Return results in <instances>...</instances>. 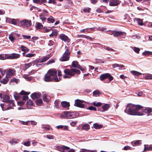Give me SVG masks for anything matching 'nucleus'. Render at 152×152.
<instances>
[{
	"instance_id": "34",
	"label": "nucleus",
	"mask_w": 152,
	"mask_h": 152,
	"mask_svg": "<svg viewBox=\"0 0 152 152\" xmlns=\"http://www.w3.org/2000/svg\"><path fill=\"white\" fill-rule=\"evenodd\" d=\"M145 80L152 79V75L150 74H147L145 76Z\"/></svg>"
},
{
	"instance_id": "48",
	"label": "nucleus",
	"mask_w": 152,
	"mask_h": 152,
	"mask_svg": "<svg viewBox=\"0 0 152 152\" xmlns=\"http://www.w3.org/2000/svg\"><path fill=\"white\" fill-rule=\"evenodd\" d=\"M100 93L98 90H96L94 91L93 93V94L94 96H96L99 95Z\"/></svg>"
},
{
	"instance_id": "64",
	"label": "nucleus",
	"mask_w": 152,
	"mask_h": 152,
	"mask_svg": "<svg viewBox=\"0 0 152 152\" xmlns=\"http://www.w3.org/2000/svg\"><path fill=\"white\" fill-rule=\"evenodd\" d=\"M54 104L55 107L57 108H58L59 104L58 102L57 101H55L54 102Z\"/></svg>"
},
{
	"instance_id": "1",
	"label": "nucleus",
	"mask_w": 152,
	"mask_h": 152,
	"mask_svg": "<svg viewBox=\"0 0 152 152\" xmlns=\"http://www.w3.org/2000/svg\"><path fill=\"white\" fill-rule=\"evenodd\" d=\"M142 108V107L140 105H135L132 104H129L127 105L126 109L124 110V112L128 114L133 115H142L143 113L148 114L152 111L151 108L148 107L145 109H142V112L138 111Z\"/></svg>"
},
{
	"instance_id": "54",
	"label": "nucleus",
	"mask_w": 152,
	"mask_h": 152,
	"mask_svg": "<svg viewBox=\"0 0 152 152\" xmlns=\"http://www.w3.org/2000/svg\"><path fill=\"white\" fill-rule=\"evenodd\" d=\"M22 37L24 39H30L31 37V36L30 35H23Z\"/></svg>"
},
{
	"instance_id": "27",
	"label": "nucleus",
	"mask_w": 152,
	"mask_h": 152,
	"mask_svg": "<svg viewBox=\"0 0 152 152\" xmlns=\"http://www.w3.org/2000/svg\"><path fill=\"white\" fill-rule=\"evenodd\" d=\"M35 53L32 54L30 53H28L26 54H25L24 53H22V55H23V56L27 58L32 57H33L35 55Z\"/></svg>"
},
{
	"instance_id": "11",
	"label": "nucleus",
	"mask_w": 152,
	"mask_h": 152,
	"mask_svg": "<svg viewBox=\"0 0 152 152\" xmlns=\"http://www.w3.org/2000/svg\"><path fill=\"white\" fill-rule=\"evenodd\" d=\"M51 56L50 54H49L46 56H44L42 58L38 59L36 61L38 62H43L46 61L48 60Z\"/></svg>"
},
{
	"instance_id": "62",
	"label": "nucleus",
	"mask_w": 152,
	"mask_h": 152,
	"mask_svg": "<svg viewBox=\"0 0 152 152\" xmlns=\"http://www.w3.org/2000/svg\"><path fill=\"white\" fill-rule=\"evenodd\" d=\"M132 148L129 146H125L124 147V149L125 150H131Z\"/></svg>"
},
{
	"instance_id": "26",
	"label": "nucleus",
	"mask_w": 152,
	"mask_h": 152,
	"mask_svg": "<svg viewBox=\"0 0 152 152\" xmlns=\"http://www.w3.org/2000/svg\"><path fill=\"white\" fill-rule=\"evenodd\" d=\"M123 33L121 31H116L114 32L113 36L114 37H120L123 35Z\"/></svg>"
},
{
	"instance_id": "12",
	"label": "nucleus",
	"mask_w": 152,
	"mask_h": 152,
	"mask_svg": "<svg viewBox=\"0 0 152 152\" xmlns=\"http://www.w3.org/2000/svg\"><path fill=\"white\" fill-rule=\"evenodd\" d=\"M59 38L65 42L69 43L70 41V39L68 37L64 34H61L59 36Z\"/></svg>"
},
{
	"instance_id": "6",
	"label": "nucleus",
	"mask_w": 152,
	"mask_h": 152,
	"mask_svg": "<svg viewBox=\"0 0 152 152\" xmlns=\"http://www.w3.org/2000/svg\"><path fill=\"white\" fill-rule=\"evenodd\" d=\"M60 80V79L59 78V79H58V77L53 78L48 73V72L47 73L45 74L44 77V80L46 82H49L53 80L56 82H58Z\"/></svg>"
},
{
	"instance_id": "39",
	"label": "nucleus",
	"mask_w": 152,
	"mask_h": 152,
	"mask_svg": "<svg viewBox=\"0 0 152 152\" xmlns=\"http://www.w3.org/2000/svg\"><path fill=\"white\" fill-rule=\"evenodd\" d=\"M94 63L95 64L104 63V61L101 59L96 58L95 60Z\"/></svg>"
},
{
	"instance_id": "47",
	"label": "nucleus",
	"mask_w": 152,
	"mask_h": 152,
	"mask_svg": "<svg viewBox=\"0 0 152 152\" xmlns=\"http://www.w3.org/2000/svg\"><path fill=\"white\" fill-rule=\"evenodd\" d=\"M42 99H39L37 100L36 104L38 105H40L42 104Z\"/></svg>"
},
{
	"instance_id": "21",
	"label": "nucleus",
	"mask_w": 152,
	"mask_h": 152,
	"mask_svg": "<svg viewBox=\"0 0 152 152\" xmlns=\"http://www.w3.org/2000/svg\"><path fill=\"white\" fill-rule=\"evenodd\" d=\"M61 104L62 107L64 108H67L70 106L69 102L66 101L62 102L61 103Z\"/></svg>"
},
{
	"instance_id": "15",
	"label": "nucleus",
	"mask_w": 152,
	"mask_h": 152,
	"mask_svg": "<svg viewBox=\"0 0 152 152\" xmlns=\"http://www.w3.org/2000/svg\"><path fill=\"white\" fill-rule=\"evenodd\" d=\"M7 103V110H9L11 109H13L12 107L15 106L14 101L13 100H10Z\"/></svg>"
},
{
	"instance_id": "59",
	"label": "nucleus",
	"mask_w": 152,
	"mask_h": 152,
	"mask_svg": "<svg viewBox=\"0 0 152 152\" xmlns=\"http://www.w3.org/2000/svg\"><path fill=\"white\" fill-rule=\"evenodd\" d=\"M5 104L4 103H2L1 104V107L2 108V110L3 111H5L6 110H7V108H4V106Z\"/></svg>"
},
{
	"instance_id": "60",
	"label": "nucleus",
	"mask_w": 152,
	"mask_h": 152,
	"mask_svg": "<svg viewBox=\"0 0 152 152\" xmlns=\"http://www.w3.org/2000/svg\"><path fill=\"white\" fill-rule=\"evenodd\" d=\"M5 59H11V54L10 55L5 54Z\"/></svg>"
},
{
	"instance_id": "44",
	"label": "nucleus",
	"mask_w": 152,
	"mask_h": 152,
	"mask_svg": "<svg viewBox=\"0 0 152 152\" xmlns=\"http://www.w3.org/2000/svg\"><path fill=\"white\" fill-rule=\"evenodd\" d=\"M37 60H36L35 61H34L35 62V65L36 66L38 67H39L41 66H43L44 65L43 64H37V63H38V62L36 61Z\"/></svg>"
},
{
	"instance_id": "42",
	"label": "nucleus",
	"mask_w": 152,
	"mask_h": 152,
	"mask_svg": "<svg viewBox=\"0 0 152 152\" xmlns=\"http://www.w3.org/2000/svg\"><path fill=\"white\" fill-rule=\"evenodd\" d=\"M135 20H136L138 24L141 26L143 25V22L142 20L140 19L139 18H135Z\"/></svg>"
},
{
	"instance_id": "7",
	"label": "nucleus",
	"mask_w": 152,
	"mask_h": 152,
	"mask_svg": "<svg viewBox=\"0 0 152 152\" xmlns=\"http://www.w3.org/2000/svg\"><path fill=\"white\" fill-rule=\"evenodd\" d=\"M20 24L23 27L27 28L31 25V21L30 20L24 19L20 21Z\"/></svg>"
},
{
	"instance_id": "33",
	"label": "nucleus",
	"mask_w": 152,
	"mask_h": 152,
	"mask_svg": "<svg viewBox=\"0 0 152 152\" xmlns=\"http://www.w3.org/2000/svg\"><path fill=\"white\" fill-rule=\"evenodd\" d=\"M9 78H6L3 79L2 80H1L0 82L1 83L3 84H7L9 80Z\"/></svg>"
},
{
	"instance_id": "10",
	"label": "nucleus",
	"mask_w": 152,
	"mask_h": 152,
	"mask_svg": "<svg viewBox=\"0 0 152 152\" xmlns=\"http://www.w3.org/2000/svg\"><path fill=\"white\" fill-rule=\"evenodd\" d=\"M15 71L14 69L10 68L7 72L6 77L7 78H10L11 76L14 75Z\"/></svg>"
},
{
	"instance_id": "23",
	"label": "nucleus",
	"mask_w": 152,
	"mask_h": 152,
	"mask_svg": "<svg viewBox=\"0 0 152 152\" xmlns=\"http://www.w3.org/2000/svg\"><path fill=\"white\" fill-rule=\"evenodd\" d=\"M20 94L21 95H25L23 96V101H26L28 98V96L26 95L28 94L29 93H27L22 91L20 92Z\"/></svg>"
},
{
	"instance_id": "46",
	"label": "nucleus",
	"mask_w": 152,
	"mask_h": 152,
	"mask_svg": "<svg viewBox=\"0 0 152 152\" xmlns=\"http://www.w3.org/2000/svg\"><path fill=\"white\" fill-rule=\"evenodd\" d=\"M20 95L19 94H18L16 92H14V96L15 99L16 100H17L19 99V98Z\"/></svg>"
},
{
	"instance_id": "57",
	"label": "nucleus",
	"mask_w": 152,
	"mask_h": 152,
	"mask_svg": "<svg viewBox=\"0 0 152 152\" xmlns=\"http://www.w3.org/2000/svg\"><path fill=\"white\" fill-rule=\"evenodd\" d=\"M55 62V61L54 59L50 60L46 64L48 65L51 64L52 63H54Z\"/></svg>"
},
{
	"instance_id": "30",
	"label": "nucleus",
	"mask_w": 152,
	"mask_h": 152,
	"mask_svg": "<svg viewBox=\"0 0 152 152\" xmlns=\"http://www.w3.org/2000/svg\"><path fill=\"white\" fill-rule=\"evenodd\" d=\"M48 44L49 46H53V47H55L57 45L55 40H54V41H53L51 40L49 41Z\"/></svg>"
},
{
	"instance_id": "16",
	"label": "nucleus",
	"mask_w": 152,
	"mask_h": 152,
	"mask_svg": "<svg viewBox=\"0 0 152 152\" xmlns=\"http://www.w3.org/2000/svg\"><path fill=\"white\" fill-rule=\"evenodd\" d=\"M144 150L142 152H146L147 151H152V145H144Z\"/></svg>"
},
{
	"instance_id": "38",
	"label": "nucleus",
	"mask_w": 152,
	"mask_h": 152,
	"mask_svg": "<svg viewBox=\"0 0 152 152\" xmlns=\"http://www.w3.org/2000/svg\"><path fill=\"white\" fill-rule=\"evenodd\" d=\"M89 128V125L88 124L83 125L82 127V129L84 130H88Z\"/></svg>"
},
{
	"instance_id": "43",
	"label": "nucleus",
	"mask_w": 152,
	"mask_h": 152,
	"mask_svg": "<svg viewBox=\"0 0 152 152\" xmlns=\"http://www.w3.org/2000/svg\"><path fill=\"white\" fill-rule=\"evenodd\" d=\"M18 140H16L15 139H13L11 140L10 141V143L12 144L13 145L14 144H15L18 143Z\"/></svg>"
},
{
	"instance_id": "50",
	"label": "nucleus",
	"mask_w": 152,
	"mask_h": 152,
	"mask_svg": "<svg viewBox=\"0 0 152 152\" xmlns=\"http://www.w3.org/2000/svg\"><path fill=\"white\" fill-rule=\"evenodd\" d=\"M57 0H49L48 3L49 4H53L54 5H56L57 4V3L56 1Z\"/></svg>"
},
{
	"instance_id": "55",
	"label": "nucleus",
	"mask_w": 152,
	"mask_h": 152,
	"mask_svg": "<svg viewBox=\"0 0 152 152\" xmlns=\"http://www.w3.org/2000/svg\"><path fill=\"white\" fill-rule=\"evenodd\" d=\"M18 23L17 20L15 19H12L11 24L16 25Z\"/></svg>"
},
{
	"instance_id": "63",
	"label": "nucleus",
	"mask_w": 152,
	"mask_h": 152,
	"mask_svg": "<svg viewBox=\"0 0 152 152\" xmlns=\"http://www.w3.org/2000/svg\"><path fill=\"white\" fill-rule=\"evenodd\" d=\"M90 8L88 7H86L84 8L83 11L85 12H89Z\"/></svg>"
},
{
	"instance_id": "37",
	"label": "nucleus",
	"mask_w": 152,
	"mask_h": 152,
	"mask_svg": "<svg viewBox=\"0 0 152 152\" xmlns=\"http://www.w3.org/2000/svg\"><path fill=\"white\" fill-rule=\"evenodd\" d=\"M45 15L43 14H41L39 15V17L40 19H41L42 21H45L46 19V16Z\"/></svg>"
},
{
	"instance_id": "2",
	"label": "nucleus",
	"mask_w": 152,
	"mask_h": 152,
	"mask_svg": "<svg viewBox=\"0 0 152 152\" xmlns=\"http://www.w3.org/2000/svg\"><path fill=\"white\" fill-rule=\"evenodd\" d=\"M64 72L65 75H63L64 78H70L74 76L75 74H79L80 73V71L75 69H68L64 70Z\"/></svg>"
},
{
	"instance_id": "61",
	"label": "nucleus",
	"mask_w": 152,
	"mask_h": 152,
	"mask_svg": "<svg viewBox=\"0 0 152 152\" xmlns=\"http://www.w3.org/2000/svg\"><path fill=\"white\" fill-rule=\"evenodd\" d=\"M43 14H44L45 15H45L46 16H48V12L46 10H43Z\"/></svg>"
},
{
	"instance_id": "3",
	"label": "nucleus",
	"mask_w": 152,
	"mask_h": 152,
	"mask_svg": "<svg viewBox=\"0 0 152 152\" xmlns=\"http://www.w3.org/2000/svg\"><path fill=\"white\" fill-rule=\"evenodd\" d=\"M101 81L108 79V80H106L104 82V83H109L113 79V77L109 73H106L101 75L99 77Z\"/></svg>"
},
{
	"instance_id": "25",
	"label": "nucleus",
	"mask_w": 152,
	"mask_h": 152,
	"mask_svg": "<svg viewBox=\"0 0 152 152\" xmlns=\"http://www.w3.org/2000/svg\"><path fill=\"white\" fill-rule=\"evenodd\" d=\"M20 57V55L16 53H12L11 54V59H15L19 58Z\"/></svg>"
},
{
	"instance_id": "49",
	"label": "nucleus",
	"mask_w": 152,
	"mask_h": 152,
	"mask_svg": "<svg viewBox=\"0 0 152 152\" xmlns=\"http://www.w3.org/2000/svg\"><path fill=\"white\" fill-rule=\"evenodd\" d=\"M133 49L137 53H139L140 50V48L135 47H133Z\"/></svg>"
},
{
	"instance_id": "8",
	"label": "nucleus",
	"mask_w": 152,
	"mask_h": 152,
	"mask_svg": "<svg viewBox=\"0 0 152 152\" xmlns=\"http://www.w3.org/2000/svg\"><path fill=\"white\" fill-rule=\"evenodd\" d=\"M20 37V34L16 31L12 32L9 36V39L12 43L14 42V40L16 38Z\"/></svg>"
},
{
	"instance_id": "5",
	"label": "nucleus",
	"mask_w": 152,
	"mask_h": 152,
	"mask_svg": "<svg viewBox=\"0 0 152 152\" xmlns=\"http://www.w3.org/2000/svg\"><path fill=\"white\" fill-rule=\"evenodd\" d=\"M70 53V50L67 48L63 54L62 57L60 59V61H64L69 60Z\"/></svg>"
},
{
	"instance_id": "53",
	"label": "nucleus",
	"mask_w": 152,
	"mask_h": 152,
	"mask_svg": "<svg viewBox=\"0 0 152 152\" xmlns=\"http://www.w3.org/2000/svg\"><path fill=\"white\" fill-rule=\"evenodd\" d=\"M23 77L24 78H25L26 80L28 81H30L31 79V77H28L26 75H24L23 76Z\"/></svg>"
},
{
	"instance_id": "4",
	"label": "nucleus",
	"mask_w": 152,
	"mask_h": 152,
	"mask_svg": "<svg viewBox=\"0 0 152 152\" xmlns=\"http://www.w3.org/2000/svg\"><path fill=\"white\" fill-rule=\"evenodd\" d=\"M63 113L65 115V118L67 119L74 118L79 115L77 113L75 112L64 111Z\"/></svg>"
},
{
	"instance_id": "13",
	"label": "nucleus",
	"mask_w": 152,
	"mask_h": 152,
	"mask_svg": "<svg viewBox=\"0 0 152 152\" xmlns=\"http://www.w3.org/2000/svg\"><path fill=\"white\" fill-rule=\"evenodd\" d=\"M48 72V73L53 78L57 77L56 70L54 69H49Z\"/></svg>"
},
{
	"instance_id": "51",
	"label": "nucleus",
	"mask_w": 152,
	"mask_h": 152,
	"mask_svg": "<svg viewBox=\"0 0 152 152\" xmlns=\"http://www.w3.org/2000/svg\"><path fill=\"white\" fill-rule=\"evenodd\" d=\"M104 49L105 50H107L108 51H114V50L108 47H104Z\"/></svg>"
},
{
	"instance_id": "52",
	"label": "nucleus",
	"mask_w": 152,
	"mask_h": 152,
	"mask_svg": "<svg viewBox=\"0 0 152 152\" xmlns=\"http://www.w3.org/2000/svg\"><path fill=\"white\" fill-rule=\"evenodd\" d=\"M26 104L28 105H32L33 104V103L31 100L29 99L28 100H27Z\"/></svg>"
},
{
	"instance_id": "19",
	"label": "nucleus",
	"mask_w": 152,
	"mask_h": 152,
	"mask_svg": "<svg viewBox=\"0 0 152 152\" xmlns=\"http://www.w3.org/2000/svg\"><path fill=\"white\" fill-rule=\"evenodd\" d=\"M41 96V94L39 93H34L32 94L31 96L32 99L38 98Z\"/></svg>"
},
{
	"instance_id": "56",
	"label": "nucleus",
	"mask_w": 152,
	"mask_h": 152,
	"mask_svg": "<svg viewBox=\"0 0 152 152\" xmlns=\"http://www.w3.org/2000/svg\"><path fill=\"white\" fill-rule=\"evenodd\" d=\"M30 141H28L27 142H25L23 143V145H24L25 146H30Z\"/></svg>"
},
{
	"instance_id": "22",
	"label": "nucleus",
	"mask_w": 152,
	"mask_h": 152,
	"mask_svg": "<svg viewBox=\"0 0 152 152\" xmlns=\"http://www.w3.org/2000/svg\"><path fill=\"white\" fill-rule=\"evenodd\" d=\"M35 63L34 61L25 64L24 68L25 69H27L32 65H33V66H35Z\"/></svg>"
},
{
	"instance_id": "58",
	"label": "nucleus",
	"mask_w": 152,
	"mask_h": 152,
	"mask_svg": "<svg viewBox=\"0 0 152 152\" xmlns=\"http://www.w3.org/2000/svg\"><path fill=\"white\" fill-rule=\"evenodd\" d=\"M88 109L90 110H92L94 111H96V108L93 106L89 107Z\"/></svg>"
},
{
	"instance_id": "41",
	"label": "nucleus",
	"mask_w": 152,
	"mask_h": 152,
	"mask_svg": "<svg viewBox=\"0 0 152 152\" xmlns=\"http://www.w3.org/2000/svg\"><path fill=\"white\" fill-rule=\"evenodd\" d=\"M10 81L11 83L14 82L16 83H18L19 82V80L14 78L11 79Z\"/></svg>"
},
{
	"instance_id": "32",
	"label": "nucleus",
	"mask_w": 152,
	"mask_h": 152,
	"mask_svg": "<svg viewBox=\"0 0 152 152\" xmlns=\"http://www.w3.org/2000/svg\"><path fill=\"white\" fill-rule=\"evenodd\" d=\"M35 27L36 28L39 29H41L43 28V25L39 22H37L35 25Z\"/></svg>"
},
{
	"instance_id": "31",
	"label": "nucleus",
	"mask_w": 152,
	"mask_h": 152,
	"mask_svg": "<svg viewBox=\"0 0 152 152\" xmlns=\"http://www.w3.org/2000/svg\"><path fill=\"white\" fill-rule=\"evenodd\" d=\"M131 73L133 75L138 76L142 75V73L136 71H131Z\"/></svg>"
},
{
	"instance_id": "17",
	"label": "nucleus",
	"mask_w": 152,
	"mask_h": 152,
	"mask_svg": "<svg viewBox=\"0 0 152 152\" xmlns=\"http://www.w3.org/2000/svg\"><path fill=\"white\" fill-rule=\"evenodd\" d=\"M57 148L58 150L62 152H64L65 150L69 149L70 148L64 145H62V146H58L57 147Z\"/></svg>"
},
{
	"instance_id": "20",
	"label": "nucleus",
	"mask_w": 152,
	"mask_h": 152,
	"mask_svg": "<svg viewBox=\"0 0 152 152\" xmlns=\"http://www.w3.org/2000/svg\"><path fill=\"white\" fill-rule=\"evenodd\" d=\"M20 49L23 52V53H24L25 54H26V53L29 52V49L26 47V46L23 45H21L20 47Z\"/></svg>"
},
{
	"instance_id": "29",
	"label": "nucleus",
	"mask_w": 152,
	"mask_h": 152,
	"mask_svg": "<svg viewBox=\"0 0 152 152\" xmlns=\"http://www.w3.org/2000/svg\"><path fill=\"white\" fill-rule=\"evenodd\" d=\"M93 126L95 129H99L102 128L103 127V125L97 123H95L93 124Z\"/></svg>"
},
{
	"instance_id": "9",
	"label": "nucleus",
	"mask_w": 152,
	"mask_h": 152,
	"mask_svg": "<svg viewBox=\"0 0 152 152\" xmlns=\"http://www.w3.org/2000/svg\"><path fill=\"white\" fill-rule=\"evenodd\" d=\"M84 102V101L77 99L75 101V103L74 105L76 107L83 108L84 107V105L82 104Z\"/></svg>"
},
{
	"instance_id": "40",
	"label": "nucleus",
	"mask_w": 152,
	"mask_h": 152,
	"mask_svg": "<svg viewBox=\"0 0 152 152\" xmlns=\"http://www.w3.org/2000/svg\"><path fill=\"white\" fill-rule=\"evenodd\" d=\"M142 54L144 56H148L150 55H152V52L148 51H145L142 53Z\"/></svg>"
},
{
	"instance_id": "36",
	"label": "nucleus",
	"mask_w": 152,
	"mask_h": 152,
	"mask_svg": "<svg viewBox=\"0 0 152 152\" xmlns=\"http://www.w3.org/2000/svg\"><path fill=\"white\" fill-rule=\"evenodd\" d=\"M47 20L48 22L51 23H53L55 21L54 18L51 16L47 19Z\"/></svg>"
},
{
	"instance_id": "35",
	"label": "nucleus",
	"mask_w": 152,
	"mask_h": 152,
	"mask_svg": "<svg viewBox=\"0 0 152 152\" xmlns=\"http://www.w3.org/2000/svg\"><path fill=\"white\" fill-rule=\"evenodd\" d=\"M110 107V105L108 104H105L102 106V108L104 111L107 110Z\"/></svg>"
},
{
	"instance_id": "18",
	"label": "nucleus",
	"mask_w": 152,
	"mask_h": 152,
	"mask_svg": "<svg viewBox=\"0 0 152 152\" xmlns=\"http://www.w3.org/2000/svg\"><path fill=\"white\" fill-rule=\"evenodd\" d=\"M142 141L141 140H137L131 142V144L133 146L139 145L142 144Z\"/></svg>"
},
{
	"instance_id": "45",
	"label": "nucleus",
	"mask_w": 152,
	"mask_h": 152,
	"mask_svg": "<svg viewBox=\"0 0 152 152\" xmlns=\"http://www.w3.org/2000/svg\"><path fill=\"white\" fill-rule=\"evenodd\" d=\"M93 105L96 107L100 106L102 105V103L100 102H93L92 103Z\"/></svg>"
},
{
	"instance_id": "14",
	"label": "nucleus",
	"mask_w": 152,
	"mask_h": 152,
	"mask_svg": "<svg viewBox=\"0 0 152 152\" xmlns=\"http://www.w3.org/2000/svg\"><path fill=\"white\" fill-rule=\"evenodd\" d=\"M121 1L118 0H110L109 5L111 6H116L120 4Z\"/></svg>"
},
{
	"instance_id": "28",
	"label": "nucleus",
	"mask_w": 152,
	"mask_h": 152,
	"mask_svg": "<svg viewBox=\"0 0 152 152\" xmlns=\"http://www.w3.org/2000/svg\"><path fill=\"white\" fill-rule=\"evenodd\" d=\"M80 65L77 61H74L72 62V66L73 67L78 68Z\"/></svg>"
},
{
	"instance_id": "24",
	"label": "nucleus",
	"mask_w": 152,
	"mask_h": 152,
	"mask_svg": "<svg viewBox=\"0 0 152 152\" xmlns=\"http://www.w3.org/2000/svg\"><path fill=\"white\" fill-rule=\"evenodd\" d=\"M3 98V101L4 102L8 103L10 100H9L10 98L9 96L6 94H4V95Z\"/></svg>"
}]
</instances>
